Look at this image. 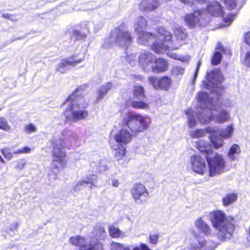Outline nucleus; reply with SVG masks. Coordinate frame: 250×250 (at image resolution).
<instances>
[{
	"label": "nucleus",
	"instance_id": "c03bdc74",
	"mask_svg": "<svg viewBox=\"0 0 250 250\" xmlns=\"http://www.w3.org/2000/svg\"><path fill=\"white\" fill-rule=\"evenodd\" d=\"M2 155L7 159H11L13 155L12 153L10 151L8 148H3L1 150Z\"/></svg>",
	"mask_w": 250,
	"mask_h": 250
},
{
	"label": "nucleus",
	"instance_id": "b1692460",
	"mask_svg": "<svg viewBox=\"0 0 250 250\" xmlns=\"http://www.w3.org/2000/svg\"><path fill=\"white\" fill-rule=\"evenodd\" d=\"M195 226L205 235H208L211 233L209 227L205 223L201 217L198 218L195 222Z\"/></svg>",
	"mask_w": 250,
	"mask_h": 250
},
{
	"label": "nucleus",
	"instance_id": "423d86ee",
	"mask_svg": "<svg viewBox=\"0 0 250 250\" xmlns=\"http://www.w3.org/2000/svg\"><path fill=\"white\" fill-rule=\"evenodd\" d=\"M149 119L139 114L126 113L120 123L121 126L127 127L132 133L143 132L148 127Z\"/></svg>",
	"mask_w": 250,
	"mask_h": 250
},
{
	"label": "nucleus",
	"instance_id": "bf43d9fd",
	"mask_svg": "<svg viewBox=\"0 0 250 250\" xmlns=\"http://www.w3.org/2000/svg\"><path fill=\"white\" fill-rule=\"evenodd\" d=\"M112 185L114 187H117L119 185V181L117 179H113L112 181Z\"/></svg>",
	"mask_w": 250,
	"mask_h": 250
},
{
	"label": "nucleus",
	"instance_id": "49530a36",
	"mask_svg": "<svg viewBox=\"0 0 250 250\" xmlns=\"http://www.w3.org/2000/svg\"><path fill=\"white\" fill-rule=\"evenodd\" d=\"M234 16L232 15H229L228 17L224 18L223 20L225 23V25H229L233 20Z\"/></svg>",
	"mask_w": 250,
	"mask_h": 250
},
{
	"label": "nucleus",
	"instance_id": "13d9d810",
	"mask_svg": "<svg viewBox=\"0 0 250 250\" xmlns=\"http://www.w3.org/2000/svg\"><path fill=\"white\" fill-rule=\"evenodd\" d=\"M25 163L24 162H19L17 166V167L20 169H22L24 166Z\"/></svg>",
	"mask_w": 250,
	"mask_h": 250
},
{
	"label": "nucleus",
	"instance_id": "4c0bfd02",
	"mask_svg": "<svg viewBox=\"0 0 250 250\" xmlns=\"http://www.w3.org/2000/svg\"><path fill=\"white\" fill-rule=\"evenodd\" d=\"M139 60V57L136 54H131L127 55L126 60L132 66H134Z\"/></svg>",
	"mask_w": 250,
	"mask_h": 250
},
{
	"label": "nucleus",
	"instance_id": "09e8293b",
	"mask_svg": "<svg viewBox=\"0 0 250 250\" xmlns=\"http://www.w3.org/2000/svg\"><path fill=\"white\" fill-rule=\"evenodd\" d=\"M25 130L28 133L35 132L36 130V127L32 124H30L25 127Z\"/></svg>",
	"mask_w": 250,
	"mask_h": 250
},
{
	"label": "nucleus",
	"instance_id": "20e7f679",
	"mask_svg": "<svg viewBox=\"0 0 250 250\" xmlns=\"http://www.w3.org/2000/svg\"><path fill=\"white\" fill-rule=\"evenodd\" d=\"M77 138V134L69 130H64L60 137H54L52 142L53 161L51 165L54 174H49L50 178L56 179L57 174L59 171L60 168L57 163L62 167L65 165V152L62 147L71 145L76 140Z\"/></svg>",
	"mask_w": 250,
	"mask_h": 250
},
{
	"label": "nucleus",
	"instance_id": "aec40b11",
	"mask_svg": "<svg viewBox=\"0 0 250 250\" xmlns=\"http://www.w3.org/2000/svg\"><path fill=\"white\" fill-rule=\"evenodd\" d=\"M159 5L157 0H143L139 5L142 11L150 12L156 9Z\"/></svg>",
	"mask_w": 250,
	"mask_h": 250
},
{
	"label": "nucleus",
	"instance_id": "c9c22d12",
	"mask_svg": "<svg viewBox=\"0 0 250 250\" xmlns=\"http://www.w3.org/2000/svg\"><path fill=\"white\" fill-rule=\"evenodd\" d=\"M133 94L134 96L138 99L145 97V91L144 88L140 85H136L134 87Z\"/></svg>",
	"mask_w": 250,
	"mask_h": 250
},
{
	"label": "nucleus",
	"instance_id": "79ce46f5",
	"mask_svg": "<svg viewBox=\"0 0 250 250\" xmlns=\"http://www.w3.org/2000/svg\"><path fill=\"white\" fill-rule=\"evenodd\" d=\"M104 24L102 22L100 21L99 23L96 25V23H93V22L91 21H87V24L86 25V30H87V32L89 31L90 27L92 25L94 26V29L96 30H99L100 28H102V27L103 26Z\"/></svg>",
	"mask_w": 250,
	"mask_h": 250
},
{
	"label": "nucleus",
	"instance_id": "f257e3e1",
	"mask_svg": "<svg viewBox=\"0 0 250 250\" xmlns=\"http://www.w3.org/2000/svg\"><path fill=\"white\" fill-rule=\"evenodd\" d=\"M197 99L201 111H195L189 109L186 111L189 127L196 125L197 118L202 124H206L211 120L218 123L229 120V117L228 112L221 108L218 104L215 105L213 100L209 98L207 92H199L197 94Z\"/></svg>",
	"mask_w": 250,
	"mask_h": 250
},
{
	"label": "nucleus",
	"instance_id": "6e6552de",
	"mask_svg": "<svg viewBox=\"0 0 250 250\" xmlns=\"http://www.w3.org/2000/svg\"><path fill=\"white\" fill-rule=\"evenodd\" d=\"M208 162L209 176L214 177L218 176L228 170L225 158L219 154L213 156H206Z\"/></svg>",
	"mask_w": 250,
	"mask_h": 250
},
{
	"label": "nucleus",
	"instance_id": "f704fd0d",
	"mask_svg": "<svg viewBox=\"0 0 250 250\" xmlns=\"http://www.w3.org/2000/svg\"><path fill=\"white\" fill-rule=\"evenodd\" d=\"M0 129L6 132H9L12 129L6 119L3 116H0Z\"/></svg>",
	"mask_w": 250,
	"mask_h": 250
},
{
	"label": "nucleus",
	"instance_id": "ddd939ff",
	"mask_svg": "<svg viewBox=\"0 0 250 250\" xmlns=\"http://www.w3.org/2000/svg\"><path fill=\"white\" fill-rule=\"evenodd\" d=\"M148 81L155 89H161L165 90H167L171 83V79L167 76L161 79L151 77L149 78Z\"/></svg>",
	"mask_w": 250,
	"mask_h": 250
},
{
	"label": "nucleus",
	"instance_id": "f03ea898",
	"mask_svg": "<svg viewBox=\"0 0 250 250\" xmlns=\"http://www.w3.org/2000/svg\"><path fill=\"white\" fill-rule=\"evenodd\" d=\"M146 25L147 21L142 16L138 17L135 21L134 28L135 31L140 34L138 36V41L140 43L146 44L149 45V43L153 42L151 48L156 53H164L170 48L172 50H176L180 47L181 43L180 42L176 43V44L168 42L167 44H166L161 42H158V40L168 42L172 38L171 33L162 27L158 28V34L156 35L149 32H144L143 30L146 29Z\"/></svg>",
	"mask_w": 250,
	"mask_h": 250
},
{
	"label": "nucleus",
	"instance_id": "603ef678",
	"mask_svg": "<svg viewBox=\"0 0 250 250\" xmlns=\"http://www.w3.org/2000/svg\"><path fill=\"white\" fill-rule=\"evenodd\" d=\"M245 42L246 44L250 46V32H248L245 34Z\"/></svg>",
	"mask_w": 250,
	"mask_h": 250
},
{
	"label": "nucleus",
	"instance_id": "412c9836",
	"mask_svg": "<svg viewBox=\"0 0 250 250\" xmlns=\"http://www.w3.org/2000/svg\"><path fill=\"white\" fill-rule=\"evenodd\" d=\"M202 11L196 10L193 14H188L185 17V21L190 27L195 26L199 21Z\"/></svg>",
	"mask_w": 250,
	"mask_h": 250
},
{
	"label": "nucleus",
	"instance_id": "6ab92c4d",
	"mask_svg": "<svg viewBox=\"0 0 250 250\" xmlns=\"http://www.w3.org/2000/svg\"><path fill=\"white\" fill-rule=\"evenodd\" d=\"M111 250H151L145 244H141L139 246L125 247L124 245L116 242L111 244Z\"/></svg>",
	"mask_w": 250,
	"mask_h": 250
},
{
	"label": "nucleus",
	"instance_id": "052dcab7",
	"mask_svg": "<svg viewBox=\"0 0 250 250\" xmlns=\"http://www.w3.org/2000/svg\"><path fill=\"white\" fill-rule=\"evenodd\" d=\"M197 248H198V246H197L196 244H195V245L192 244L191 245L190 249L191 250H196Z\"/></svg>",
	"mask_w": 250,
	"mask_h": 250
},
{
	"label": "nucleus",
	"instance_id": "0e129e2a",
	"mask_svg": "<svg viewBox=\"0 0 250 250\" xmlns=\"http://www.w3.org/2000/svg\"><path fill=\"white\" fill-rule=\"evenodd\" d=\"M175 69H176L177 70H179V71L181 74H182L184 73V70L182 68H180L178 67H176Z\"/></svg>",
	"mask_w": 250,
	"mask_h": 250
},
{
	"label": "nucleus",
	"instance_id": "6e6d98bb",
	"mask_svg": "<svg viewBox=\"0 0 250 250\" xmlns=\"http://www.w3.org/2000/svg\"><path fill=\"white\" fill-rule=\"evenodd\" d=\"M100 164L101 165H99L98 166H97V169L98 170H99V171H104L105 169V166L104 165H102L101 162H100Z\"/></svg>",
	"mask_w": 250,
	"mask_h": 250
},
{
	"label": "nucleus",
	"instance_id": "0eeeda50",
	"mask_svg": "<svg viewBox=\"0 0 250 250\" xmlns=\"http://www.w3.org/2000/svg\"><path fill=\"white\" fill-rule=\"evenodd\" d=\"M110 42L107 40L103 44L104 47H109L114 43L118 46L127 47L132 42L130 33L124 24L115 28L110 34Z\"/></svg>",
	"mask_w": 250,
	"mask_h": 250
},
{
	"label": "nucleus",
	"instance_id": "72a5a7b5",
	"mask_svg": "<svg viewBox=\"0 0 250 250\" xmlns=\"http://www.w3.org/2000/svg\"><path fill=\"white\" fill-rule=\"evenodd\" d=\"M115 156L118 160H121L125 154V147L123 146H119L115 148Z\"/></svg>",
	"mask_w": 250,
	"mask_h": 250
},
{
	"label": "nucleus",
	"instance_id": "5fc2aeb1",
	"mask_svg": "<svg viewBox=\"0 0 250 250\" xmlns=\"http://www.w3.org/2000/svg\"><path fill=\"white\" fill-rule=\"evenodd\" d=\"M21 149L22 151V153H29L31 151V149L28 146L23 147Z\"/></svg>",
	"mask_w": 250,
	"mask_h": 250
},
{
	"label": "nucleus",
	"instance_id": "c85d7f7f",
	"mask_svg": "<svg viewBox=\"0 0 250 250\" xmlns=\"http://www.w3.org/2000/svg\"><path fill=\"white\" fill-rule=\"evenodd\" d=\"M241 152L239 146L236 144H233L229 148L228 153V156L231 161H235L237 157L235 154H239Z\"/></svg>",
	"mask_w": 250,
	"mask_h": 250
},
{
	"label": "nucleus",
	"instance_id": "680f3d73",
	"mask_svg": "<svg viewBox=\"0 0 250 250\" xmlns=\"http://www.w3.org/2000/svg\"><path fill=\"white\" fill-rule=\"evenodd\" d=\"M13 153L14 154H20V153H22V151H21V149H19L18 150H16L15 151H13Z\"/></svg>",
	"mask_w": 250,
	"mask_h": 250
},
{
	"label": "nucleus",
	"instance_id": "864d4df0",
	"mask_svg": "<svg viewBox=\"0 0 250 250\" xmlns=\"http://www.w3.org/2000/svg\"><path fill=\"white\" fill-rule=\"evenodd\" d=\"M2 16L4 18L7 19L11 21H13L15 19V17L13 15L9 14H3Z\"/></svg>",
	"mask_w": 250,
	"mask_h": 250
},
{
	"label": "nucleus",
	"instance_id": "f8f14e48",
	"mask_svg": "<svg viewBox=\"0 0 250 250\" xmlns=\"http://www.w3.org/2000/svg\"><path fill=\"white\" fill-rule=\"evenodd\" d=\"M190 163L192 170L198 174L203 175L207 170L204 159L198 155L191 156Z\"/></svg>",
	"mask_w": 250,
	"mask_h": 250
},
{
	"label": "nucleus",
	"instance_id": "3c124183",
	"mask_svg": "<svg viewBox=\"0 0 250 250\" xmlns=\"http://www.w3.org/2000/svg\"><path fill=\"white\" fill-rule=\"evenodd\" d=\"M200 65H201V62H200V61H199L198 62L197 65L196 70L194 73L193 79V83H194V82L195 81L196 78L197 77Z\"/></svg>",
	"mask_w": 250,
	"mask_h": 250
},
{
	"label": "nucleus",
	"instance_id": "a211bd4d",
	"mask_svg": "<svg viewBox=\"0 0 250 250\" xmlns=\"http://www.w3.org/2000/svg\"><path fill=\"white\" fill-rule=\"evenodd\" d=\"M207 2H208L207 10L210 15L215 17H220L223 15V11L222 7L217 1L207 0L205 3Z\"/></svg>",
	"mask_w": 250,
	"mask_h": 250
},
{
	"label": "nucleus",
	"instance_id": "393cba45",
	"mask_svg": "<svg viewBox=\"0 0 250 250\" xmlns=\"http://www.w3.org/2000/svg\"><path fill=\"white\" fill-rule=\"evenodd\" d=\"M94 234L96 240H103L106 237V232L104 227L101 224H96L94 227Z\"/></svg>",
	"mask_w": 250,
	"mask_h": 250
},
{
	"label": "nucleus",
	"instance_id": "37998d69",
	"mask_svg": "<svg viewBox=\"0 0 250 250\" xmlns=\"http://www.w3.org/2000/svg\"><path fill=\"white\" fill-rule=\"evenodd\" d=\"M181 2L186 4L189 5H192L194 2H197L198 3L202 4L205 3L207 0H180Z\"/></svg>",
	"mask_w": 250,
	"mask_h": 250
},
{
	"label": "nucleus",
	"instance_id": "e2e57ef3",
	"mask_svg": "<svg viewBox=\"0 0 250 250\" xmlns=\"http://www.w3.org/2000/svg\"><path fill=\"white\" fill-rule=\"evenodd\" d=\"M168 55L169 56H170V57L171 58H173V59H176V54H172V53L170 54V53H169V54H168Z\"/></svg>",
	"mask_w": 250,
	"mask_h": 250
},
{
	"label": "nucleus",
	"instance_id": "7c9ffc66",
	"mask_svg": "<svg viewBox=\"0 0 250 250\" xmlns=\"http://www.w3.org/2000/svg\"><path fill=\"white\" fill-rule=\"evenodd\" d=\"M237 199V195L236 193L228 194L223 198V204L225 206H228L234 203Z\"/></svg>",
	"mask_w": 250,
	"mask_h": 250
},
{
	"label": "nucleus",
	"instance_id": "a18cd8bd",
	"mask_svg": "<svg viewBox=\"0 0 250 250\" xmlns=\"http://www.w3.org/2000/svg\"><path fill=\"white\" fill-rule=\"evenodd\" d=\"M159 238L158 234H151L149 235V242L152 244H156Z\"/></svg>",
	"mask_w": 250,
	"mask_h": 250
},
{
	"label": "nucleus",
	"instance_id": "5701e85b",
	"mask_svg": "<svg viewBox=\"0 0 250 250\" xmlns=\"http://www.w3.org/2000/svg\"><path fill=\"white\" fill-rule=\"evenodd\" d=\"M112 87L111 83H107L101 86L97 91V102L102 100Z\"/></svg>",
	"mask_w": 250,
	"mask_h": 250
},
{
	"label": "nucleus",
	"instance_id": "a878e982",
	"mask_svg": "<svg viewBox=\"0 0 250 250\" xmlns=\"http://www.w3.org/2000/svg\"><path fill=\"white\" fill-rule=\"evenodd\" d=\"M211 134L209 139L213 147L216 149L222 147L223 146L224 141L221 138L216 135V130L215 129L214 132Z\"/></svg>",
	"mask_w": 250,
	"mask_h": 250
},
{
	"label": "nucleus",
	"instance_id": "39448f33",
	"mask_svg": "<svg viewBox=\"0 0 250 250\" xmlns=\"http://www.w3.org/2000/svg\"><path fill=\"white\" fill-rule=\"evenodd\" d=\"M213 226L219 230V239L225 240L232 236L235 228V221L231 216H227L222 210H215L210 213Z\"/></svg>",
	"mask_w": 250,
	"mask_h": 250
},
{
	"label": "nucleus",
	"instance_id": "7ed1b4c3",
	"mask_svg": "<svg viewBox=\"0 0 250 250\" xmlns=\"http://www.w3.org/2000/svg\"><path fill=\"white\" fill-rule=\"evenodd\" d=\"M86 87V85L79 86L64 103L65 110L63 114L67 121L77 122L88 116L87 112L84 110L88 104V102L83 97L85 94Z\"/></svg>",
	"mask_w": 250,
	"mask_h": 250
},
{
	"label": "nucleus",
	"instance_id": "58836bf2",
	"mask_svg": "<svg viewBox=\"0 0 250 250\" xmlns=\"http://www.w3.org/2000/svg\"><path fill=\"white\" fill-rule=\"evenodd\" d=\"M221 59V54L218 51L216 52L213 56L211 60L212 64L214 65H217L220 62Z\"/></svg>",
	"mask_w": 250,
	"mask_h": 250
},
{
	"label": "nucleus",
	"instance_id": "ea45409f",
	"mask_svg": "<svg viewBox=\"0 0 250 250\" xmlns=\"http://www.w3.org/2000/svg\"><path fill=\"white\" fill-rule=\"evenodd\" d=\"M72 37L75 38L76 40H82L85 38L86 33L78 30H74Z\"/></svg>",
	"mask_w": 250,
	"mask_h": 250
},
{
	"label": "nucleus",
	"instance_id": "1a4fd4ad",
	"mask_svg": "<svg viewBox=\"0 0 250 250\" xmlns=\"http://www.w3.org/2000/svg\"><path fill=\"white\" fill-rule=\"evenodd\" d=\"M69 242L73 245L81 248V250H102L103 246L98 241L91 242L87 238L85 239L80 236L72 237L69 239Z\"/></svg>",
	"mask_w": 250,
	"mask_h": 250
},
{
	"label": "nucleus",
	"instance_id": "9b49d317",
	"mask_svg": "<svg viewBox=\"0 0 250 250\" xmlns=\"http://www.w3.org/2000/svg\"><path fill=\"white\" fill-rule=\"evenodd\" d=\"M131 193L135 202L142 204L148 197V192L146 187L141 184H136L132 188Z\"/></svg>",
	"mask_w": 250,
	"mask_h": 250
},
{
	"label": "nucleus",
	"instance_id": "2f4dec72",
	"mask_svg": "<svg viewBox=\"0 0 250 250\" xmlns=\"http://www.w3.org/2000/svg\"><path fill=\"white\" fill-rule=\"evenodd\" d=\"M109 232L110 236L112 237H125V233L121 231L119 228H116L113 226H111L109 228Z\"/></svg>",
	"mask_w": 250,
	"mask_h": 250
},
{
	"label": "nucleus",
	"instance_id": "338daca9",
	"mask_svg": "<svg viewBox=\"0 0 250 250\" xmlns=\"http://www.w3.org/2000/svg\"><path fill=\"white\" fill-rule=\"evenodd\" d=\"M222 48H223V47L222 46L221 47L220 45H218V48L219 49H222Z\"/></svg>",
	"mask_w": 250,
	"mask_h": 250
},
{
	"label": "nucleus",
	"instance_id": "c756f323",
	"mask_svg": "<svg viewBox=\"0 0 250 250\" xmlns=\"http://www.w3.org/2000/svg\"><path fill=\"white\" fill-rule=\"evenodd\" d=\"M233 132V127L232 125L228 126L226 128L221 129L219 131V134L221 137L227 139L231 137Z\"/></svg>",
	"mask_w": 250,
	"mask_h": 250
},
{
	"label": "nucleus",
	"instance_id": "dca6fc26",
	"mask_svg": "<svg viewBox=\"0 0 250 250\" xmlns=\"http://www.w3.org/2000/svg\"><path fill=\"white\" fill-rule=\"evenodd\" d=\"M155 56L149 51H143L139 57V63L146 70H148L152 68Z\"/></svg>",
	"mask_w": 250,
	"mask_h": 250
},
{
	"label": "nucleus",
	"instance_id": "4be33fe9",
	"mask_svg": "<svg viewBox=\"0 0 250 250\" xmlns=\"http://www.w3.org/2000/svg\"><path fill=\"white\" fill-rule=\"evenodd\" d=\"M156 65L152 66V70L154 73H159L165 71L167 68V63L164 59L159 58L155 59Z\"/></svg>",
	"mask_w": 250,
	"mask_h": 250
},
{
	"label": "nucleus",
	"instance_id": "2eb2a0df",
	"mask_svg": "<svg viewBox=\"0 0 250 250\" xmlns=\"http://www.w3.org/2000/svg\"><path fill=\"white\" fill-rule=\"evenodd\" d=\"M97 180V176L94 174H89L82 178L77 183L74 187V192H79L81 190V187L88 186L90 189L92 186H96L95 183Z\"/></svg>",
	"mask_w": 250,
	"mask_h": 250
},
{
	"label": "nucleus",
	"instance_id": "69168bd1",
	"mask_svg": "<svg viewBox=\"0 0 250 250\" xmlns=\"http://www.w3.org/2000/svg\"><path fill=\"white\" fill-rule=\"evenodd\" d=\"M0 161H1L2 163H4V160L1 157V156L0 155Z\"/></svg>",
	"mask_w": 250,
	"mask_h": 250
},
{
	"label": "nucleus",
	"instance_id": "f3484780",
	"mask_svg": "<svg viewBox=\"0 0 250 250\" xmlns=\"http://www.w3.org/2000/svg\"><path fill=\"white\" fill-rule=\"evenodd\" d=\"M83 61V59L75 60L74 57L63 60L57 65V70L62 73H65L67 70L68 65L75 66L77 64Z\"/></svg>",
	"mask_w": 250,
	"mask_h": 250
},
{
	"label": "nucleus",
	"instance_id": "e433bc0d",
	"mask_svg": "<svg viewBox=\"0 0 250 250\" xmlns=\"http://www.w3.org/2000/svg\"><path fill=\"white\" fill-rule=\"evenodd\" d=\"M131 105L134 108L146 109L148 108V104L142 101H132L131 102Z\"/></svg>",
	"mask_w": 250,
	"mask_h": 250
},
{
	"label": "nucleus",
	"instance_id": "4468645a",
	"mask_svg": "<svg viewBox=\"0 0 250 250\" xmlns=\"http://www.w3.org/2000/svg\"><path fill=\"white\" fill-rule=\"evenodd\" d=\"M122 128L114 136V140L119 146H125L129 143L132 139V135L127 130V127L121 126Z\"/></svg>",
	"mask_w": 250,
	"mask_h": 250
},
{
	"label": "nucleus",
	"instance_id": "4d7b16f0",
	"mask_svg": "<svg viewBox=\"0 0 250 250\" xmlns=\"http://www.w3.org/2000/svg\"><path fill=\"white\" fill-rule=\"evenodd\" d=\"M18 226V223H14L10 225V227L8 229H9L10 230H13L14 229H16Z\"/></svg>",
	"mask_w": 250,
	"mask_h": 250
},
{
	"label": "nucleus",
	"instance_id": "8fccbe9b",
	"mask_svg": "<svg viewBox=\"0 0 250 250\" xmlns=\"http://www.w3.org/2000/svg\"><path fill=\"white\" fill-rule=\"evenodd\" d=\"M244 63L245 65L250 66V50L248 51L245 55Z\"/></svg>",
	"mask_w": 250,
	"mask_h": 250
},
{
	"label": "nucleus",
	"instance_id": "9d476101",
	"mask_svg": "<svg viewBox=\"0 0 250 250\" xmlns=\"http://www.w3.org/2000/svg\"><path fill=\"white\" fill-rule=\"evenodd\" d=\"M206 78L207 82L204 81L202 83V86L208 90L211 87L217 86L223 81V77L221 73L217 70L207 72Z\"/></svg>",
	"mask_w": 250,
	"mask_h": 250
},
{
	"label": "nucleus",
	"instance_id": "de8ad7c7",
	"mask_svg": "<svg viewBox=\"0 0 250 250\" xmlns=\"http://www.w3.org/2000/svg\"><path fill=\"white\" fill-rule=\"evenodd\" d=\"M198 241L202 249H203L204 248L205 246H206L207 243L206 241L203 240H198ZM211 248L212 247L210 248H209L208 246V248L206 247L205 250H211Z\"/></svg>",
	"mask_w": 250,
	"mask_h": 250
},
{
	"label": "nucleus",
	"instance_id": "a19ab883",
	"mask_svg": "<svg viewBox=\"0 0 250 250\" xmlns=\"http://www.w3.org/2000/svg\"><path fill=\"white\" fill-rule=\"evenodd\" d=\"M222 1L229 10L233 9L236 7V0H222Z\"/></svg>",
	"mask_w": 250,
	"mask_h": 250
},
{
	"label": "nucleus",
	"instance_id": "473e14b6",
	"mask_svg": "<svg viewBox=\"0 0 250 250\" xmlns=\"http://www.w3.org/2000/svg\"><path fill=\"white\" fill-rule=\"evenodd\" d=\"M197 147L200 151L205 152L207 154L206 156L210 155L212 152V150L208 148V146L202 141L197 143Z\"/></svg>",
	"mask_w": 250,
	"mask_h": 250
},
{
	"label": "nucleus",
	"instance_id": "cd10ccee",
	"mask_svg": "<svg viewBox=\"0 0 250 250\" xmlns=\"http://www.w3.org/2000/svg\"><path fill=\"white\" fill-rule=\"evenodd\" d=\"M174 34L178 41H184L187 39L186 30L182 27H176L174 29Z\"/></svg>",
	"mask_w": 250,
	"mask_h": 250
},
{
	"label": "nucleus",
	"instance_id": "bb28decb",
	"mask_svg": "<svg viewBox=\"0 0 250 250\" xmlns=\"http://www.w3.org/2000/svg\"><path fill=\"white\" fill-rule=\"evenodd\" d=\"M215 128L211 127H208L205 130L198 129L190 132V136L192 138H196L202 137L205 135L207 133H212L214 132Z\"/></svg>",
	"mask_w": 250,
	"mask_h": 250
}]
</instances>
